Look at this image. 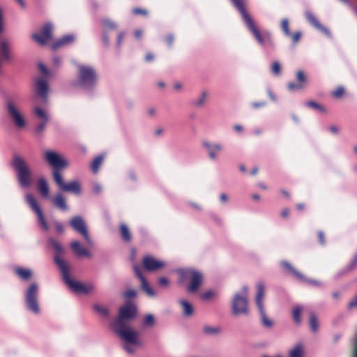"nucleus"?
Returning a JSON list of instances; mask_svg holds the SVG:
<instances>
[{
	"label": "nucleus",
	"mask_w": 357,
	"mask_h": 357,
	"mask_svg": "<svg viewBox=\"0 0 357 357\" xmlns=\"http://www.w3.org/2000/svg\"><path fill=\"white\" fill-rule=\"evenodd\" d=\"M280 265L286 273L292 274L297 279L302 282L318 287L321 285V283L319 281L306 278L303 273L298 271L289 261L286 260L280 261Z\"/></svg>",
	"instance_id": "nucleus-16"
},
{
	"label": "nucleus",
	"mask_w": 357,
	"mask_h": 357,
	"mask_svg": "<svg viewBox=\"0 0 357 357\" xmlns=\"http://www.w3.org/2000/svg\"><path fill=\"white\" fill-rule=\"evenodd\" d=\"M155 324V317L151 314H148L144 316L142 321V325L144 327L150 328L153 326Z\"/></svg>",
	"instance_id": "nucleus-38"
},
{
	"label": "nucleus",
	"mask_w": 357,
	"mask_h": 357,
	"mask_svg": "<svg viewBox=\"0 0 357 357\" xmlns=\"http://www.w3.org/2000/svg\"><path fill=\"white\" fill-rule=\"evenodd\" d=\"M318 240L321 245H324L326 243L324 233L322 231H318Z\"/></svg>",
	"instance_id": "nucleus-58"
},
{
	"label": "nucleus",
	"mask_w": 357,
	"mask_h": 357,
	"mask_svg": "<svg viewBox=\"0 0 357 357\" xmlns=\"http://www.w3.org/2000/svg\"><path fill=\"white\" fill-rule=\"evenodd\" d=\"M111 328L126 343L139 345L138 333L128 324H111Z\"/></svg>",
	"instance_id": "nucleus-11"
},
{
	"label": "nucleus",
	"mask_w": 357,
	"mask_h": 357,
	"mask_svg": "<svg viewBox=\"0 0 357 357\" xmlns=\"http://www.w3.org/2000/svg\"><path fill=\"white\" fill-rule=\"evenodd\" d=\"M54 224L55 229L57 232H59V233L63 232L64 228H63V225H62V223H61L59 221H55Z\"/></svg>",
	"instance_id": "nucleus-56"
},
{
	"label": "nucleus",
	"mask_w": 357,
	"mask_h": 357,
	"mask_svg": "<svg viewBox=\"0 0 357 357\" xmlns=\"http://www.w3.org/2000/svg\"><path fill=\"white\" fill-rule=\"evenodd\" d=\"M234 5L239 10L241 13L242 14L244 20L245 22H252L251 18L249 17L248 13H246L244 8V1L243 0H231Z\"/></svg>",
	"instance_id": "nucleus-33"
},
{
	"label": "nucleus",
	"mask_w": 357,
	"mask_h": 357,
	"mask_svg": "<svg viewBox=\"0 0 357 357\" xmlns=\"http://www.w3.org/2000/svg\"><path fill=\"white\" fill-rule=\"evenodd\" d=\"M137 296V291L134 289H128L125 291L124 296L127 298H132Z\"/></svg>",
	"instance_id": "nucleus-53"
},
{
	"label": "nucleus",
	"mask_w": 357,
	"mask_h": 357,
	"mask_svg": "<svg viewBox=\"0 0 357 357\" xmlns=\"http://www.w3.org/2000/svg\"><path fill=\"white\" fill-rule=\"evenodd\" d=\"M132 12L134 14H136V15H147V11L146 10L142 9V8H135V9H133Z\"/></svg>",
	"instance_id": "nucleus-62"
},
{
	"label": "nucleus",
	"mask_w": 357,
	"mask_h": 357,
	"mask_svg": "<svg viewBox=\"0 0 357 357\" xmlns=\"http://www.w3.org/2000/svg\"><path fill=\"white\" fill-rule=\"evenodd\" d=\"M202 146L207 153L208 159L211 161L218 160L219 156L225 150V146L222 143L208 139L202 142Z\"/></svg>",
	"instance_id": "nucleus-13"
},
{
	"label": "nucleus",
	"mask_w": 357,
	"mask_h": 357,
	"mask_svg": "<svg viewBox=\"0 0 357 357\" xmlns=\"http://www.w3.org/2000/svg\"><path fill=\"white\" fill-rule=\"evenodd\" d=\"M38 68L40 72L45 76H50V71L47 69V68L42 63L38 64Z\"/></svg>",
	"instance_id": "nucleus-51"
},
{
	"label": "nucleus",
	"mask_w": 357,
	"mask_h": 357,
	"mask_svg": "<svg viewBox=\"0 0 357 357\" xmlns=\"http://www.w3.org/2000/svg\"><path fill=\"white\" fill-rule=\"evenodd\" d=\"M347 307L349 310L357 307V295L349 303Z\"/></svg>",
	"instance_id": "nucleus-60"
},
{
	"label": "nucleus",
	"mask_w": 357,
	"mask_h": 357,
	"mask_svg": "<svg viewBox=\"0 0 357 357\" xmlns=\"http://www.w3.org/2000/svg\"><path fill=\"white\" fill-rule=\"evenodd\" d=\"M70 248L73 252L78 257H91V253L84 248L78 241H73L70 244Z\"/></svg>",
	"instance_id": "nucleus-25"
},
{
	"label": "nucleus",
	"mask_w": 357,
	"mask_h": 357,
	"mask_svg": "<svg viewBox=\"0 0 357 357\" xmlns=\"http://www.w3.org/2000/svg\"><path fill=\"white\" fill-rule=\"evenodd\" d=\"M303 349L301 345H297L289 351V357H303Z\"/></svg>",
	"instance_id": "nucleus-41"
},
{
	"label": "nucleus",
	"mask_w": 357,
	"mask_h": 357,
	"mask_svg": "<svg viewBox=\"0 0 357 357\" xmlns=\"http://www.w3.org/2000/svg\"><path fill=\"white\" fill-rule=\"evenodd\" d=\"M35 115L43 121H49L50 117L45 110L40 107H36L34 108Z\"/></svg>",
	"instance_id": "nucleus-37"
},
{
	"label": "nucleus",
	"mask_w": 357,
	"mask_h": 357,
	"mask_svg": "<svg viewBox=\"0 0 357 357\" xmlns=\"http://www.w3.org/2000/svg\"><path fill=\"white\" fill-rule=\"evenodd\" d=\"M179 276L183 280H189L186 289L190 293L196 292L203 282V275L192 268H180L178 271Z\"/></svg>",
	"instance_id": "nucleus-8"
},
{
	"label": "nucleus",
	"mask_w": 357,
	"mask_h": 357,
	"mask_svg": "<svg viewBox=\"0 0 357 357\" xmlns=\"http://www.w3.org/2000/svg\"><path fill=\"white\" fill-rule=\"evenodd\" d=\"M301 307L300 306H296L293 310L292 316H293L294 321L296 324H300L301 321Z\"/></svg>",
	"instance_id": "nucleus-44"
},
{
	"label": "nucleus",
	"mask_w": 357,
	"mask_h": 357,
	"mask_svg": "<svg viewBox=\"0 0 357 357\" xmlns=\"http://www.w3.org/2000/svg\"><path fill=\"white\" fill-rule=\"evenodd\" d=\"M271 72L275 75H278L281 73V66L279 61H274L271 66Z\"/></svg>",
	"instance_id": "nucleus-46"
},
{
	"label": "nucleus",
	"mask_w": 357,
	"mask_h": 357,
	"mask_svg": "<svg viewBox=\"0 0 357 357\" xmlns=\"http://www.w3.org/2000/svg\"><path fill=\"white\" fill-rule=\"evenodd\" d=\"M11 166L16 172L20 186L24 189L30 188L33 184V174L26 160L19 155H14Z\"/></svg>",
	"instance_id": "nucleus-3"
},
{
	"label": "nucleus",
	"mask_w": 357,
	"mask_h": 357,
	"mask_svg": "<svg viewBox=\"0 0 357 357\" xmlns=\"http://www.w3.org/2000/svg\"><path fill=\"white\" fill-rule=\"evenodd\" d=\"M62 60L61 58L59 56H54L52 58V64L54 67L59 68L61 66Z\"/></svg>",
	"instance_id": "nucleus-52"
},
{
	"label": "nucleus",
	"mask_w": 357,
	"mask_h": 357,
	"mask_svg": "<svg viewBox=\"0 0 357 357\" xmlns=\"http://www.w3.org/2000/svg\"><path fill=\"white\" fill-rule=\"evenodd\" d=\"M15 274L22 280L27 281L32 276V271L30 268H25L21 266H17L14 270Z\"/></svg>",
	"instance_id": "nucleus-28"
},
{
	"label": "nucleus",
	"mask_w": 357,
	"mask_h": 357,
	"mask_svg": "<svg viewBox=\"0 0 357 357\" xmlns=\"http://www.w3.org/2000/svg\"><path fill=\"white\" fill-rule=\"evenodd\" d=\"M37 190L43 198L47 199L50 197V188L47 180L44 177L38 178Z\"/></svg>",
	"instance_id": "nucleus-26"
},
{
	"label": "nucleus",
	"mask_w": 357,
	"mask_h": 357,
	"mask_svg": "<svg viewBox=\"0 0 357 357\" xmlns=\"http://www.w3.org/2000/svg\"><path fill=\"white\" fill-rule=\"evenodd\" d=\"M351 347V357H357V333L353 338Z\"/></svg>",
	"instance_id": "nucleus-48"
},
{
	"label": "nucleus",
	"mask_w": 357,
	"mask_h": 357,
	"mask_svg": "<svg viewBox=\"0 0 357 357\" xmlns=\"http://www.w3.org/2000/svg\"><path fill=\"white\" fill-rule=\"evenodd\" d=\"M48 121H41L38 125H36V126L34 128V132L37 134V135H40V133H42L45 127H46V125Z\"/></svg>",
	"instance_id": "nucleus-47"
},
{
	"label": "nucleus",
	"mask_w": 357,
	"mask_h": 357,
	"mask_svg": "<svg viewBox=\"0 0 357 357\" xmlns=\"http://www.w3.org/2000/svg\"><path fill=\"white\" fill-rule=\"evenodd\" d=\"M102 160H103V157L102 155H98L97 157H96L92 161V163H91V170L93 172H96L102 162Z\"/></svg>",
	"instance_id": "nucleus-42"
},
{
	"label": "nucleus",
	"mask_w": 357,
	"mask_h": 357,
	"mask_svg": "<svg viewBox=\"0 0 357 357\" xmlns=\"http://www.w3.org/2000/svg\"><path fill=\"white\" fill-rule=\"evenodd\" d=\"M129 344H127V343L126 344H124L123 349L128 354H132L135 353V349Z\"/></svg>",
	"instance_id": "nucleus-63"
},
{
	"label": "nucleus",
	"mask_w": 357,
	"mask_h": 357,
	"mask_svg": "<svg viewBox=\"0 0 357 357\" xmlns=\"http://www.w3.org/2000/svg\"><path fill=\"white\" fill-rule=\"evenodd\" d=\"M296 80L298 82L297 83L293 82L288 83V90L294 91L303 89L305 87V84L307 82V77L303 71L299 70L296 73Z\"/></svg>",
	"instance_id": "nucleus-24"
},
{
	"label": "nucleus",
	"mask_w": 357,
	"mask_h": 357,
	"mask_svg": "<svg viewBox=\"0 0 357 357\" xmlns=\"http://www.w3.org/2000/svg\"><path fill=\"white\" fill-rule=\"evenodd\" d=\"M248 29L251 32L256 41L267 52L272 51L275 47V42L272 34L267 30H259L256 24H246Z\"/></svg>",
	"instance_id": "nucleus-10"
},
{
	"label": "nucleus",
	"mask_w": 357,
	"mask_h": 357,
	"mask_svg": "<svg viewBox=\"0 0 357 357\" xmlns=\"http://www.w3.org/2000/svg\"><path fill=\"white\" fill-rule=\"evenodd\" d=\"M4 109L8 116L18 129H22L26 126V120L20 107L10 98H6Z\"/></svg>",
	"instance_id": "nucleus-7"
},
{
	"label": "nucleus",
	"mask_w": 357,
	"mask_h": 357,
	"mask_svg": "<svg viewBox=\"0 0 357 357\" xmlns=\"http://www.w3.org/2000/svg\"><path fill=\"white\" fill-rule=\"evenodd\" d=\"M137 314V307L135 304L129 303L121 307L119 315L112 324H127V321L133 319Z\"/></svg>",
	"instance_id": "nucleus-14"
},
{
	"label": "nucleus",
	"mask_w": 357,
	"mask_h": 357,
	"mask_svg": "<svg viewBox=\"0 0 357 357\" xmlns=\"http://www.w3.org/2000/svg\"><path fill=\"white\" fill-rule=\"evenodd\" d=\"M305 105L307 107H309L310 108L320 111L321 112H324V113L326 112V109L324 106H322L321 104H319L315 101L310 100V101L306 102L305 103Z\"/></svg>",
	"instance_id": "nucleus-40"
},
{
	"label": "nucleus",
	"mask_w": 357,
	"mask_h": 357,
	"mask_svg": "<svg viewBox=\"0 0 357 357\" xmlns=\"http://www.w3.org/2000/svg\"><path fill=\"white\" fill-rule=\"evenodd\" d=\"M142 263L144 268L149 272L156 271L165 266V261L158 260L151 255L144 257Z\"/></svg>",
	"instance_id": "nucleus-19"
},
{
	"label": "nucleus",
	"mask_w": 357,
	"mask_h": 357,
	"mask_svg": "<svg viewBox=\"0 0 357 357\" xmlns=\"http://www.w3.org/2000/svg\"><path fill=\"white\" fill-rule=\"evenodd\" d=\"M256 288L255 303L260 315L261 324L264 328L271 329L274 326V321L267 317L263 303L265 294L264 283L263 282H258Z\"/></svg>",
	"instance_id": "nucleus-9"
},
{
	"label": "nucleus",
	"mask_w": 357,
	"mask_h": 357,
	"mask_svg": "<svg viewBox=\"0 0 357 357\" xmlns=\"http://www.w3.org/2000/svg\"><path fill=\"white\" fill-rule=\"evenodd\" d=\"M357 266V252L351 259V261L348 263V264L342 270L339 271L336 275L335 278H339L350 272H351L356 266Z\"/></svg>",
	"instance_id": "nucleus-27"
},
{
	"label": "nucleus",
	"mask_w": 357,
	"mask_h": 357,
	"mask_svg": "<svg viewBox=\"0 0 357 357\" xmlns=\"http://www.w3.org/2000/svg\"><path fill=\"white\" fill-rule=\"evenodd\" d=\"M314 29L319 31L321 33L324 35L328 38H331L332 35L329 29L324 24H312Z\"/></svg>",
	"instance_id": "nucleus-35"
},
{
	"label": "nucleus",
	"mask_w": 357,
	"mask_h": 357,
	"mask_svg": "<svg viewBox=\"0 0 357 357\" xmlns=\"http://www.w3.org/2000/svg\"><path fill=\"white\" fill-rule=\"evenodd\" d=\"M93 308L96 312L105 317H108L109 314V310L99 304H94Z\"/></svg>",
	"instance_id": "nucleus-43"
},
{
	"label": "nucleus",
	"mask_w": 357,
	"mask_h": 357,
	"mask_svg": "<svg viewBox=\"0 0 357 357\" xmlns=\"http://www.w3.org/2000/svg\"><path fill=\"white\" fill-rule=\"evenodd\" d=\"M174 40V37L172 34H169L165 38V42L167 43V45L171 47L173 45Z\"/></svg>",
	"instance_id": "nucleus-57"
},
{
	"label": "nucleus",
	"mask_w": 357,
	"mask_h": 357,
	"mask_svg": "<svg viewBox=\"0 0 357 357\" xmlns=\"http://www.w3.org/2000/svg\"><path fill=\"white\" fill-rule=\"evenodd\" d=\"M70 226L77 233L86 234L88 231L86 224L84 218L80 215H76L72 218L69 222Z\"/></svg>",
	"instance_id": "nucleus-21"
},
{
	"label": "nucleus",
	"mask_w": 357,
	"mask_h": 357,
	"mask_svg": "<svg viewBox=\"0 0 357 357\" xmlns=\"http://www.w3.org/2000/svg\"><path fill=\"white\" fill-rule=\"evenodd\" d=\"M43 158L52 167L53 180L60 177L62 174L61 171L68 166V161L57 151L47 150L44 153Z\"/></svg>",
	"instance_id": "nucleus-6"
},
{
	"label": "nucleus",
	"mask_w": 357,
	"mask_h": 357,
	"mask_svg": "<svg viewBox=\"0 0 357 357\" xmlns=\"http://www.w3.org/2000/svg\"><path fill=\"white\" fill-rule=\"evenodd\" d=\"M38 298L39 286L34 282L24 290V306L29 312L35 315H39L41 312Z\"/></svg>",
	"instance_id": "nucleus-4"
},
{
	"label": "nucleus",
	"mask_w": 357,
	"mask_h": 357,
	"mask_svg": "<svg viewBox=\"0 0 357 357\" xmlns=\"http://www.w3.org/2000/svg\"><path fill=\"white\" fill-rule=\"evenodd\" d=\"M306 19L310 22H317L314 15L311 13H306Z\"/></svg>",
	"instance_id": "nucleus-64"
},
{
	"label": "nucleus",
	"mask_w": 357,
	"mask_h": 357,
	"mask_svg": "<svg viewBox=\"0 0 357 357\" xmlns=\"http://www.w3.org/2000/svg\"><path fill=\"white\" fill-rule=\"evenodd\" d=\"M120 233L121 238L126 242H130L132 240V236L129 231L128 227L125 224L120 225Z\"/></svg>",
	"instance_id": "nucleus-36"
},
{
	"label": "nucleus",
	"mask_w": 357,
	"mask_h": 357,
	"mask_svg": "<svg viewBox=\"0 0 357 357\" xmlns=\"http://www.w3.org/2000/svg\"><path fill=\"white\" fill-rule=\"evenodd\" d=\"M52 24H45L38 33H33L32 38L40 45H45L52 38Z\"/></svg>",
	"instance_id": "nucleus-18"
},
{
	"label": "nucleus",
	"mask_w": 357,
	"mask_h": 357,
	"mask_svg": "<svg viewBox=\"0 0 357 357\" xmlns=\"http://www.w3.org/2000/svg\"><path fill=\"white\" fill-rule=\"evenodd\" d=\"M48 246L54 250L53 260L61 272L63 282L73 291L88 294L92 292L95 287L93 284L86 285L82 282L73 280L70 276V268L62 256L65 253L64 248L53 237H49L47 240Z\"/></svg>",
	"instance_id": "nucleus-1"
},
{
	"label": "nucleus",
	"mask_w": 357,
	"mask_h": 357,
	"mask_svg": "<svg viewBox=\"0 0 357 357\" xmlns=\"http://www.w3.org/2000/svg\"><path fill=\"white\" fill-rule=\"evenodd\" d=\"M75 40V36L73 33L66 34L64 36H62L59 38L56 39L52 44V49L53 50H58L61 47H66L74 43Z\"/></svg>",
	"instance_id": "nucleus-23"
},
{
	"label": "nucleus",
	"mask_w": 357,
	"mask_h": 357,
	"mask_svg": "<svg viewBox=\"0 0 357 357\" xmlns=\"http://www.w3.org/2000/svg\"><path fill=\"white\" fill-rule=\"evenodd\" d=\"M248 287L244 285L240 292L234 294L231 301V314L234 316L247 315L249 313Z\"/></svg>",
	"instance_id": "nucleus-5"
},
{
	"label": "nucleus",
	"mask_w": 357,
	"mask_h": 357,
	"mask_svg": "<svg viewBox=\"0 0 357 357\" xmlns=\"http://www.w3.org/2000/svg\"><path fill=\"white\" fill-rule=\"evenodd\" d=\"M92 192L95 195H100L102 192V186L98 182H93L91 183Z\"/></svg>",
	"instance_id": "nucleus-45"
},
{
	"label": "nucleus",
	"mask_w": 357,
	"mask_h": 357,
	"mask_svg": "<svg viewBox=\"0 0 357 357\" xmlns=\"http://www.w3.org/2000/svg\"><path fill=\"white\" fill-rule=\"evenodd\" d=\"M82 236L84 237V240L86 241V243H87L89 246H92V245H93V241H92V239H91V236H90L89 234V231H87V232L86 233V234H82Z\"/></svg>",
	"instance_id": "nucleus-59"
},
{
	"label": "nucleus",
	"mask_w": 357,
	"mask_h": 357,
	"mask_svg": "<svg viewBox=\"0 0 357 357\" xmlns=\"http://www.w3.org/2000/svg\"><path fill=\"white\" fill-rule=\"evenodd\" d=\"M134 271L136 277L140 280V288L144 291L149 296L154 297L155 296V291L150 287L149 282L142 273L140 268L137 266H134Z\"/></svg>",
	"instance_id": "nucleus-20"
},
{
	"label": "nucleus",
	"mask_w": 357,
	"mask_h": 357,
	"mask_svg": "<svg viewBox=\"0 0 357 357\" xmlns=\"http://www.w3.org/2000/svg\"><path fill=\"white\" fill-rule=\"evenodd\" d=\"M50 87L47 82L43 78H39L36 82L35 93L45 104L48 102V91Z\"/></svg>",
	"instance_id": "nucleus-17"
},
{
	"label": "nucleus",
	"mask_w": 357,
	"mask_h": 357,
	"mask_svg": "<svg viewBox=\"0 0 357 357\" xmlns=\"http://www.w3.org/2000/svg\"><path fill=\"white\" fill-rule=\"evenodd\" d=\"M26 202L29 206L31 210L37 216V222L40 228L45 231H47L50 229L49 225L47 224L46 219L43 213L42 208L38 204L35 197L31 194L28 193L26 195Z\"/></svg>",
	"instance_id": "nucleus-12"
},
{
	"label": "nucleus",
	"mask_w": 357,
	"mask_h": 357,
	"mask_svg": "<svg viewBox=\"0 0 357 357\" xmlns=\"http://www.w3.org/2000/svg\"><path fill=\"white\" fill-rule=\"evenodd\" d=\"M54 182L62 192L73 193L75 195H79L82 193L81 183L78 180H73L68 183H65L63 175L54 180Z\"/></svg>",
	"instance_id": "nucleus-15"
},
{
	"label": "nucleus",
	"mask_w": 357,
	"mask_h": 357,
	"mask_svg": "<svg viewBox=\"0 0 357 357\" xmlns=\"http://www.w3.org/2000/svg\"><path fill=\"white\" fill-rule=\"evenodd\" d=\"M158 284L160 287H167L169 284V280L166 277H161L158 279Z\"/></svg>",
	"instance_id": "nucleus-54"
},
{
	"label": "nucleus",
	"mask_w": 357,
	"mask_h": 357,
	"mask_svg": "<svg viewBox=\"0 0 357 357\" xmlns=\"http://www.w3.org/2000/svg\"><path fill=\"white\" fill-rule=\"evenodd\" d=\"M310 328L313 333H316L319 328L318 320L316 315L314 313H311L310 315Z\"/></svg>",
	"instance_id": "nucleus-39"
},
{
	"label": "nucleus",
	"mask_w": 357,
	"mask_h": 357,
	"mask_svg": "<svg viewBox=\"0 0 357 357\" xmlns=\"http://www.w3.org/2000/svg\"><path fill=\"white\" fill-rule=\"evenodd\" d=\"M179 303L182 307L183 314L184 317H191L194 313V307L192 305L185 299H181Z\"/></svg>",
	"instance_id": "nucleus-32"
},
{
	"label": "nucleus",
	"mask_w": 357,
	"mask_h": 357,
	"mask_svg": "<svg viewBox=\"0 0 357 357\" xmlns=\"http://www.w3.org/2000/svg\"><path fill=\"white\" fill-rule=\"evenodd\" d=\"M77 68V79L75 86L81 89L89 96H93L98 81L96 70L90 65L75 63Z\"/></svg>",
	"instance_id": "nucleus-2"
},
{
	"label": "nucleus",
	"mask_w": 357,
	"mask_h": 357,
	"mask_svg": "<svg viewBox=\"0 0 357 357\" xmlns=\"http://www.w3.org/2000/svg\"><path fill=\"white\" fill-rule=\"evenodd\" d=\"M266 105V102L265 101L255 102L252 103V107L257 109L260 107H265Z\"/></svg>",
	"instance_id": "nucleus-61"
},
{
	"label": "nucleus",
	"mask_w": 357,
	"mask_h": 357,
	"mask_svg": "<svg viewBox=\"0 0 357 357\" xmlns=\"http://www.w3.org/2000/svg\"><path fill=\"white\" fill-rule=\"evenodd\" d=\"M282 24V30L284 32V33L291 38L292 42L294 44H296L299 40L300 38L301 37V32L300 31H296L295 33H292L289 28V24Z\"/></svg>",
	"instance_id": "nucleus-30"
},
{
	"label": "nucleus",
	"mask_w": 357,
	"mask_h": 357,
	"mask_svg": "<svg viewBox=\"0 0 357 357\" xmlns=\"http://www.w3.org/2000/svg\"><path fill=\"white\" fill-rule=\"evenodd\" d=\"M203 333L207 337H215L218 336L222 331V328L219 326H211L209 325H205L203 326Z\"/></svg>",
	"instance_id": "nucleus-31"
},
{
	"label": "nucleus",
	"mask_w": 357,
	"mask_h": 357,
	"mask_svg": "<svg viewBox=\"0 0 357 357\" xmlns=\"http://www.w3.org/2000/svg\"><path fill=\"white\" fill-rule=\"evenodd\" d=\"M215 295L214 291L212 290H208L203 293L201 296L203 300H208L211 298H212Z\"/></svg>",
	"instance_id": "nucleus-55"
},
{
	"label": "nucleus",
	"mask_w": 357,
	"mask_h": 357,
	"mask_svg": "<svg viewBox=\"0 0 357 357\" xmlns=\"http://www.w3.org/2000/svg\"><path fill=\"white\" fill-rule=\"evenodd\" d=\"M344 93V88L343 86H338L336 89V90L333 91L331 92V95L333 97H334L335 98H339L343 95Z\"/></svg>",
	"instance_id": "nucleus-49"
},
{
	"label": "nucleus",
	"mask_w": 357,
	"mask_h": 357,
	"mask_svg": "<svg viewBox=\"0 0 357 357\" xmlns=\"http://www.w3.org/2000/svg\"><path fill=\"white\" fill-rule=\"evenodd\" d=\"M52 206L62 212H67L70 208L63 194L58 192L51 198Z\"/></svg>",
	"instance_id": "nucleus-22"
},
{
	"label": "nucleus",
	"mask_w": 357,
	"mask_h": 357,
	"mask_svg": "<svg viewBox=\"0 0 357 357\" xmlns=\"http://www.w3.org/2000/svg\"><path fill=\"white\" fill-rule=\"evenodd\" d=\"M106 26L104 27L102 33V43L105 46H108L109 44V38L108 32L109 31L116 29V24H105Z\"/></svg>",
	"instance_id": "nucleus-34"
},
{
	"label": "nucleus",
	"mask_w": 357,
	"mask_h": 357,
	"mask_svg": "<svg viewBox=\"0 0 357 357\" xmlns=\"http://www.w3.org/2000/svg\"><path fill=\"white\" fill-rule=\"evenodd\" d=\"M125 34L126 33L123 31H121V32L119 33L118 36H117V39H116V48H117V50H120L122 41H123V38L125 37Z\"/></svg>",
	"instance_id": "nucleus-50"
},
{
	"label": "nucleus",
	"mask_w": 357,
	"mask_h": 357,
	"mask_svg": "<svg viewBox=\"0 0 357 357\" xmlns=\"http://www.w3.org/2000/svg\"><path fill=\"white\" fill-rule=\"evenodd\" d=\"M208 97V93L206 91H203L197 98L192 100L190 104L195 107H202L206 103Z\"/></svg>",
	"instance_id": "nucleus-29"
}]
</instances>
